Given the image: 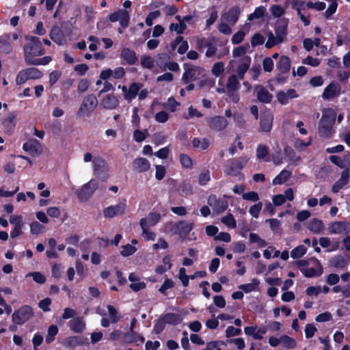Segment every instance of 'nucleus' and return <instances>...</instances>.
Here are the masks:
<instances>
[{"instance_id":"f257e3e1","label":"nucleus","mask_w":350,"mask_h":350,"mask_svg":"<svg viewBox=\"0 0 350 350\" xmlns=\"http://www.w3.org/2000/svg\"><path fill=\"white\" fill-rule=\"evenodd\" d=\"M29 42L24 46V57L26 63L29 65H47L52 61L51 56L38 58L44 53V49L38 38L30 36L27 38Z\"/></svg>"},{"instance_id":"f03ea898","label":"nucleus","mask_w":350,"mask_h":350,"mask_svg":"<svg viewBox=\"0 0 350 350\" xmlns=\"http://www.w3.org/2000/svg\"><path fill=\"white\" fill-rule=\"evenodd\" d=\"M251 57L250 56L244 57L239 59L235 63L237 64L236 75H230L227 81L226 88L228 91H238L241 87L239 80L244 79L245 74L249 70L251 64Z\"/></svg>"},{"instance_id":"7ed1b4c3","label":"nucleus","mask_w":350,"mask_h":350,"mask_svg":"<svg viewBox=\"0 0 350 350\" xmlns=\"http://www.w3.org/2000/svg\"><path fill=\"white\" fill-rule=\"evenodd\" d=\"M97 106L98 100L95 95L91 94L84 96L77 112V117L85 118L90 116Z\"/></svg>"},{"instance_id":"20e7f679","label":"nucleus","mask_w":350,"mask_h":350,"mask_svg":"<svg viewBox=\"0 0 350 350\" xmlns=\"http://www.w3.org/2000/svg\"><path fill=\"white\" fill-rule=\"evenodd\" d=\"M184 69L185 72L183 75L182 80L185 83L200 80L206 75L205 70L201 66L188 64L184 66Z\"/></svg>"},{"instance_id":"39448f33","label":"nucleus","mask_w":350,"mask_h":350,"mask_svg":"<svg viewBox=\"0 0 350 350\" xmlns=\"http://www.w3.org/2000/svg\"><path fill=\"white\" fill-rule=\"evenodd\" d=\"M42 76V72L36 68H29L21 70L16 76V83L17 85L25 83L31 79H40Z\"/></svg>"},{"instance_id":"423d86ee","label":"nucleus","mask_w":350,"mask_h":350,"mask_svg":"<svg viewBox=\"0 0 350 350\" xmlns=\"http://www.w3.org/2000/svg\"><path fill=\"white\" fill-rule=\"evenodd\" d=\"M247 161L248 157L247 156H242L239 159L230 161L226 167L225 172L228 175L237 176L247 164Z\"/></svg>"},{"instance_id":"0eeeda50","label":"nucleus","mask_w":350,"mask_h":350,"mask_svg":"<svg viewBox=\"0 0 350 350\" xmlns=\"http://www.w3.org/2000/svg\"><path fill=\"white\" fill-rule=\"evenodd\" d=\"M97 188V181L92 179L88 183L84 184L76 193L80 201L85 202L90 198Z\"/></svg>"},{"instance_id":"6e6552de","label":"nucleus","mask_w":350,"mask_h":350,"mask_svg":"<svg viewBox=\"0 0 350 350\" xmlns=\"http://www.w3.org/2000/svg\"><path fill=\"white\" fill-rule=\"evenodd\" d=\"M33 316V311L29 306H23L14 312L12 321L17 325H22L27 322Z\"/></svg>"},{"instance_id":"1a4fd4ad","label":"nucleus","mask_w":350,"mask_h":350,"mask_svg":"<svg viewBox=\"0 0 350 350\" xmlns=\"http://www.w3.org/2000/svg\"><path fill=\"white\" fill-rule=\"evenodd\" d=\"M328 232L331 234H348L350 232V223L346 221H336L328 224Z\"/></svg>"},{"instance_id":"9d476101","label":"nucleus","mask_w":350,"mask_h":350,"mask_svg":"<svg viewBox=\"0 0 350 350\" xmlns=\"http://www.w3.org/2000/svg\"><path fill=\"white\" fill-rule=\"evenodd\" d=\"M126 208V201L124 199L116 205H111L105 208L103 210V215L105 218H113L122 215L124 213Z\"/></svg>"},{"instance_id":"9b49d317","label":"nucleus","mask_w":350,"mask_h":350,"mask_svg":"<svg viewBox=\"0 0 350 350\" xmlns=\"http://www.w3.org/2000/svg\"><path fill=\"white\" fill-rule=\"evenodd\" d=\"M109 20L112 23L119 21L121 27L125 29L129 26L130 16L128 11L120 9L111 14Z\"/></svg>"},{"instance_id":"f8f14e48","label":"nucleus","mask_w":350,"mask_h":350,"mask_svg":"<svg viewBox=\"0 0 350 350\" xmlns=\"http://www.w3.org/2000/svg\"><path fill=\"white\" fill-rule=\"evenodd\" d=\"M120 104L118 98L113 94H108L100 99V106L104 109L113 110Z\"/></svg>"},{"instance_id":"ddd939ff","label":"nucleus","mask_w":350,"mask_h":350,"mask_svg":"<svg viewBox=\"0 0 350 350\" xmlns=\"http://www.w3.org/2000/svg\"><path fill=\"white\" fill-rule=\"evenodd\" d=\"M313 267L301 269L302 274L306 278L317 277L322 274L323 267L319 260L314 258L310 260Z\"/></svg>"},{"instance_id":"4468645a","label":"nucleus","mask_w":350,"mask_h":350,"mask_svg":"<svg viewBox=\"0 0 350 350\" xmlns=\"http://www.w3.org/2000/svg\"><path fill=\"white\" fill-rule=\"evenodd\" d=\"M125 75V70L122 67H118L113 70L110 68L103 70L100 72L99 77L101 79L105 81L109 79V78H113L114 79H122Z\"/></svg>"},{"instance_id":"2eb2a0df","label":"nucleus","mask_w":350,"mask_h":350,"mask_svg":"<svg viewBox=\"0 0 350 350\" xmlns=\"http://www.w3.org/2000/svg\"><path fill=\"white\" fill-rule=\"evenodd\" d=\"M23 148L25 152H29L33 156H38L42 152L41 144L36 139H29L24 143Z\"/></svg>"},{"instance_id":"dca6fc26","label":"nucleus","mask_w":350,"mask_h":350,"mask_svg":"<svg viewBox=\"0 0 350 350\" xmlns=\"http://www.w3.org/2000/svg\"><path fill=\"white\" fill-rule=\"evenodd\" d=\"M341 87L336 83H330L324 90L322 98L325 100H330L340 94Z\"/></svg>"},{"instance_id":"f3484780","label":"nucleus","mask_w":350,"mask_h":350,"mask_svg":"<svg viewBox=\"0 0 350 350\" xmlns=\"http://www.w3.org/2000/svg\"><path fill=\"white\" fill-rule=\"evenodd\" d=\"M209 126L211 129L217 131H221L226 129L228 122L223 116H217L210 118L207 120Z\"/></svg>"},{"instance_id":"a211bd4d","label":"nucleus","mask_w":350,"mask_h":350,"mask_svg":"<svg viewBox=\"0 0 350 350\" xmlns=\"http://www.w3.org/2000/svg\"><path fill=\"white\" fill-rule=\"evenodd\" d=\"M273 116L269 110L264 111L261 114L260 126L263 132H269L272 129Z\"/></svg>"},{"instance_id":"6ab92c4d","label":"nucleus","mask_w":350,"mask_h":350,"mask_svg":"<svg viewBox=\"0 0 350 350\" xmlns=\"http://www.w3.org/2000/svg\"><path fill=\"white\" fill-rule=\"evenodd\" d=\"M241 13L240 8L237 6L232 7L227 12L222 15L221 18L224 21L230 25H234L239 19Z\"/></svg>"},{"instance_id":"aec40b11","label":"nucleus","mask_w":350,"mask_h":350,"mask_svg":"<svg viewBox=\"0 0 350 350\" xmlns=\"http://www.w3.org/2000/svg\"><path fill=\"white\" fill-rule=\"evenodd\" d=\"M276 97L280 104L286 105L290 100L297 98L298 94L295 90L288 89L286 91L278 92Z\"/></svg>"},{"instance_id":"412c9836","label":"nucleus","mask_w":350,"mask_h":350,"mask_svg":"<svg viewBox=\"0 0 350 350\" xmlns=\"http://www.w3.org/2000/svg\"><path fill=\"white\" fill-rule=\"evenodd\" d=\"M193 229V224L185 221L178 222L174 226V232L180 237H186Z\"/></svg>"},{"instance_id":"4be33fe9","label":"nucleus","mask_w":350,"mask_h":350,"mask_svg":"<svg viewBox=\"0 0 350 350\" xmlns=\"http://www.w3.org/2000/svg\"><path fill=\"white\" fill-rule=\"evenodd\" d=\"M70 329L75 333H81L85 329V323L83 317H77L68 323Z\"/></svg>"},{"instance_id":"5701e85b","label":"nucleus","mask_w":350,"mask_h":350,"mask_svg":"<svg viewBox=\"0 0 350 350\" xmlns=\"http://www.w3.org/2000/svg\"><path fill=\"white\" fill-rule=\"evenodd\" d=\"M150 167V162L145 158L139 157L133 161V168L139 173L145 172Z\"/></svg>"},{"instance_id":"b1692460","label":"nucleus","mask_w":350,"mask_h":350,"mask_svg":"<svg viewBox=\"0 0 350 350\" xmlns=\"http://www.w3.org/2000/svg\"><path fill=\"white\" fill-rule=\"evenodd\" d=\"M51 39L59 45H62L65 43L66 39L62 30L57 26L52 28L49 33Z\"/></svg>"},{"instance_id":"393cba45","label":"nucleus","mask_w":350,"mask_h":350,"mask_svg":"<svg viewBox=\"0 0 350 350\" xmlns=\"http://www.w3.org/2000/svg\"><path fill=\"white\" fill-rule=\"evenodd\" d=\"M349 170H344L340 178L338 179L332 186V191L334 193H338L345 185L349 182Z\"/></svg>"},{"instance_id":"a878e982","label":"nucleus","mask_w":350,"mask_h":350,"mask_svg":"<svg viewBox=\"0 0 350 350\" xmlns=\"http://www.w3.org/2000/svg\"><path fill=\"white\" fill-rule=\"evenodd\" d=\"M334 123L328 121H323L321 119L319 122V135L323 137H330L332 135V126Z\"/></svg>"},{"instance_id":"bb28decb","label":"nucleus","mask_w":350,"mask_h":350,"mask_svg":"<svg viewBox=\"0 0 350 350\" xmlns=\"http://www.w3.org/2000/svg\"><path fill=\"white\" fill-rule=\"evenodd\" d=\"M160 214L157 213H150L147 217L142 218L140 220V226L141 227L144 228H150L155 225L160 220Z\"/></svg>"},{"instance_id":"cd10ccee","label":"nucleus","mask_w":350,"mask_h":350,"mask_svg":"<svg viewBox=\"0 0 350 350\" xmlns=\"http://www.w3.org/2000/svg\"><path fill=\"white\" fill-rule=\"evenodd\" d=\"M257 98L259 101L265 103H270L272 95L269 91L262 85H257L255 88Z\"/></svg>"},{"instance_id":"c85d7f7f","label":"nucleus","mask_w":350,"mask_h":350,"mask_svg":"<svg viewBox=\"0 0 350 350\" xmlns=\"http://www.w3.org/2000/svg\"><path fill=\"white\" fill-rule=\"evenodd\" d=\"M142 86L143 85L142 83H132L128 88V92L124 94V99L131 102L136 97Z\"/></svg>"},{"instance_id":"c756f323","label":"nucleus","mask_w":350,"mask_h":350,"mask_svg":"<svg viewBox=\"0 0 350 350\" xmlns=\"http://www.w3.org/2000/svg\"><path fill=\"white\" fill-rule=\"evenodd\" d=\"M120 57L129 65L134 64L137 59L135 51L129 48L122 50Z\"/></svg>"},{"instance_id":"7c9ffc66","label":"nucleus","mask_w":350,"mask_h":350,"mask_svg":"<svg viewBox=\"0 0 350 350\" xmlns=\"http://www.w3.org/2000/svg\"><path fill=\"white\" fill-rule=\"evenodd\" d=\"M12 51V46L10 43V36L3 34L0 36V53L9 54Z\"/></svg>"},{"instance_id":"2f4dec72","label":"nucleus","mask_w":350,"mask_h":350,"mask_svg":"<svg viewBox=\"0 0 350 350\" xmlns=\"http://www.w3.org/2000/svg\"><path fill=\"white\" fill-rule=\"evenodd\" d=\"M191 144L193 148L202 151L208 148L210 141L206 137H194Z\"/></svg>"},{"instance_id":"473e14b6","label":"nucleus","mask_w":350,"mask_h":350,"mask_svg":"<svg viewBox=\"0 0 350 350\" xmlns=\"http://www.w3.org/2000/svg\"><path fill=\"white\" fill-rule=\"evenodd\" d=\"M124 342H126V343H129V344L135 343L137 345H139L144 342L145 338L144 336H142V335H140L137 333L129 332V333H126L124 335Z\"/></svg>"},{"instance_id":"72a5a7b5","label":"nucleus","mask_w":350,"mask_h":350,"mask_svg":"<svg viewBox=\"0 0 350 350\" xmlns=\"http://www.w3.org/2000/svg\"><path fill=\"white\" fill-rule=\"evenodd\" d=\"M260 280L257 278H253L251 282L244 284H241L239 288L245 293L258 291L259 289Z\"/></svg>"},{"instance_id":"f704fd0d","label":"nucleus","mask_w":350,"mask_h":350,"mask_svg":"<svg viewBox=\"0 0 350 350\" xmlns=\"http://www.w3.org/2000/svg\"><path fill=\"white\" fill-rule=\"evenodd\" d=\"M276 68L281 73L288 72L291 68V60L289 57L285 55L281 56L276 64Z\"/></svg>"},{"instance_id":"c9c22d12","label":"nucleus","mask_w":350,"mask_h":350,"mask_svg":"<svg viewBox=\"0 0 350 350\" xmlns=\"http://www.w3.org/2000/svg\"><path fill=\"white\" fill-rule=\"evenodd\" d=\"M329 265L335 268L343 269L348 265V260L342 255H336L329 260Z\"/></svg>"},{"instance_id":"e433bc0d","label":"nucleus","mask_w":350,"mask_h":350,"mask_svg":"<svg viewBox=\"0 0 350 350\" xmlns=\"http://www.w3.org/2000/svg\"><path fill=\"white\" fill-rule=\"evenodd\" d=\"M308 228L313 233L319 234L323 230L324 224L321 220L314 218L308 222Z\"/></svg>"},{"instance_id":"4c0bfd02","label":"nucleus","mask_w":350,"mask_h":350,"mask_svg":"<svg viewBox=\"0 0 350 350\" xmlns=\"http://www.w3.org/2000/svg\"><path fill=\"white\" fill-rule=\"evenodd\" d=\"M82 344L81 339L79 336H69L63 341V345L67 348H74Z\"/></svg>"},{"instance_id":"58836bf2","label":"nucleus","mask_w":350,"mask_h":350,"mask_svg":"<svg viewBox=\"0 0 350 350\" xmlns=\"http://www.w3.org/2000/svg\"><path fill=\"white\" fill-rule=\"evenodd\" d=\"M291 176L290 171L283 170L281 172L273 178V185H282L285 183Z\"/></svg>"},{"instance_id":"ea45409f","label":"nucleus","mask_w":350,"mask_h":350,"mask_svg":"<svg viewBox=\"0 0 350 350\" xmlns=\"http://www.w3.org/2000/svg\"><path fill=\"white\" fill-rule=\"evenodd\" d=\"M284 153L293 164L297 165L301 161V157L296 155L295 152L289 146L284 148Z\"/></svg>"},{"instance_id":"a19ab883","label":"nucleus","mask_w":350,"mask_h":350,"mask_svg":"<svg viewBox=\"0 0 350 350\" xmlns=\"http://www.w3.org/2000/svg\"><path fill=\"white\" fill-rule=\"evenodd\" d=\"M280 340L281 341L280 343L282 345V346L287 349H293L296 347L295 340L288 336L282 335L280 336Z\"/></svg>"},{"instance_id":"79ce46f5","label":"nucleus","mask_w":350,"mask_h":350,"mask_svg":"<svg viewBox=\"0 0 350 350\" xmlns=\"http://www.w3.org/2000/svg\"><path fill=\"white\" fill-rule=\"evenodd\" d=\"M58 327L55 325H51L49 327L47 330V334L45 338V342L47 344H50L54 341L55 336L58 333Z\"/></svg>"},{"instance_id":"37998d69","label":"nucleus","mask_w":350,"mask_h":350,"mask_svg":"<svg viewBox=\"0 0 350 350\" xmlns=\"http://www.w3.org/2000/svg\"><path fill=\"white\" fill-rule=\"evenodd\" d=\"M92 165L95 173L101 172L105 165V160L100 156L95 157L92 161Z\"/></svg>"},{"instance_id":"c03bdc74","label":"nucleus","mask_w":350,"mask_h":350,"mask_svg":"<svg viewBox=\"0 0 350 350\" xmlns=\"http://www.w3.org/2000/svg\"><path fill=\"white\" fill-rule=\"evenodd\" d=\"M336 116V112L334 109L332 108H328L323 111V115L321 117V119H323V121H328L331 122L332 123H334Z\"/></svg>"},{"instance_id":"a18cd8bd","label":"nucleus","mask_w":350,"mask_h":350,"mask_svg":"<svg viewBox=\"0 0 350 350\" xmlns=\"http://www.w3.org/2000/svg\"><path fill=\"white\" fill-rule=\"evenodd\" d=\"M162 319L165 324L176 325L180 322V316L174 313H168Z\"/></svg>"},{"instance_id":"49530a36","label":"nucleus","mask_w":350,"mask_h":350,"mask_svg":"<svg viewBox=\"0 0 350 350\" xmlns=\"http://www.w3.org/2000/svg\"><path fill=\"white\" fill-rule=\"evenodd\" d=\"M287 24L285 23L283 25H278L275 29V37L278 38L279 42H284L287 31Z\"/></svg>"},{"instance_id":"de8ad7c7","label":"nucleus","mask_w":350,"mask_h":350,"mask_svg":"<svg viewBox=\"0 0 350 350\" xmlns=\"http://www.w3.org/2000/svg\"><path fill=\"white\" fill-rule=\"evenodd\" d=\"M268 155V148L267 146L260 144L256 148V157L259 159H264L265 161H269V159H267Z\"/></svg>"},{"instance_id":"09e8293b","label":"nucleus","mask_w":350,"mask_h":350,"mask_svg":"<svg viewBox=\"0 0 350 350\" xmlns=\"http://www.w3.org/2000/svg\"><path fill=\"white\" fill-rule=\"evenodd\" d=\"M215 80L210 77H203L199 80L198 85L200 88L211 89L215 86Z\"/></svg>"},{"instance_id":"8fccbe9b","label":"nucleus","mask_w":350,"mask_h":350,"mask_svg":"<svg viewBox=\"0 0 350 350\" xmlns=\"http://www.w3.org/2000/svg\"><path fill=\"white\" fill-rule=\"evenodd\" d=\"M148 134V132L147 129L141 131V130L138 129V128H137L133 131V137L134 141L139 143V142H142L144 140H145Z\"/></svg>"},{"instance_id":"3c124183","label":"nucleus","mask_w":350,"mask_h":350,"mask_svg":"<svg viewBox=\"0 0 350 350\" xmlns=\"http://www.w3.org/2000/svg\"><path fill=\"white\" fill-rule=\"evenodd\" d=\"M179 105L180 103L177 102L173 97H170L167 99V103L163 104V107H165L167 110L170 111V112L176 111L177 107Z\"/></svg>"},{"instance_id":"603ef678","label":"nucleus","mask_w":350,"mask_h":350,"mask_svg":"<svg viewBox=\"0 0 350 350\" xmlns=\"http://www.w3.org/2000/svg\"><path fill=\"white\" fill-rule=\"evenodd\" d=\"M306 252V247L304 245H301L296 247L291 251V256L293 258H299L302 257Z\"/></svg>"},{"instance_id":"864d4df0","label":"nucleus","mask_w":350,"mask_h":350,"mask_svg":"<svg viewBox=\"0 0 350 350\" xmlns=\"http://www.w3.org/2000/svg\"><path fill=\"white\" fill-rule=\"evenodd\" d=\"M265 11L266 9L263 6H258L255 9L253 13L249 15L247 19L252 21L262 18L265 15Z\"/></svg>"},{"instance_id":"5fc2aeb1","label":"nucleus","mask_w":350,"mask_h":350,"mask_svg":"<svg viewBox=\"0 0 350 350\" xmlns=\"http://www.w3.org/2000/svg\"><path fill=\"white\" fill-rule=\"evenodd\" d=\"M108 313H109V319L111 323H116L119 321L120 317L118 314V311L116 309L112 306L109 305L107 306Z\"/></svg>"},{"instance_id":"6e6d98bb","label":"nucleus","mask_w":350,"mask_h":350,"mask_svg":"<svg viewBox=\"0 0 350 350\" xmlns=\"http://www.w3.org/2000/svg\"><path fill=\"white\" fill-rule=\"evenodd\" d=\"M141 65L145 68L152 69L154 67V61L150 56L144 55L141 58Z\"/></svg>"},{"instance_id":"4d7b16f0","label":"nucleus","mask_w":350,"mask_h":350,"mask_svg":"<svg viewBox=\"0 0 350 350\" xmlns=\"http://www.w3.org/2000/svg\"><path fill=\"white\" fill-rule=\"evenodd\" d=\"M249 239L251 243H255L258 247H262L267 245V242L262 239L257 234L250 233L249 235Z\"/></svg>"},{"instance_id":"13d9d810","label":"nucleus","mask_w":350,"mask_h":350,"mask_svg":"<svg viewBox=\"0 0 350 350\" xmlns=\"http://www.w3.org/2000/svg\"><path fill=\"white\" fill-rule=\"evenodd\" d=\"M221 222L230 228H234L237 226L236 220L230 213L222 217Z\"/></svg>"},{"instance_id":"bf43d9fd","label":"nucleus","mask_w":350,"mask_h":350,"mask_svg":"<svg viewBox=\"0 0 350 350\" xmlns=\"http://www.w3.org/2000/svg\"><path fill=\"white\" fill-rule=\"evenodd\" d=\"M262 208V203L259 202L254 205H252L250 209V214L254 218H258L259 217V214Z\"/></svg>"},{"instance_id":"052dcab7","label":"nucleus","mask_w":350,"mask_h":350,"mask_svg":"<svg viewBox=\"0 0 350 350\" xmlns=\"http://www.w3.org/2000/svg\"><path fill=\"white\" fill-rule=\"evenodd\" d=\"M187 29V25L185 23H172L170 25V30L175 31L178 34H181Z\"/></svg>"},{"instance_id":"680f3d73","label":"nucleus","mask_w":350,"mask_h":350,"mask_svg":"<svg viewBox=\"0 0 350 350\" xmlns=\"http://www.w3.org/2000/svg\"><path fill=\"white\" fill-rule=\"evenodd\" d=\"M224 71V64L223 62H217L213 64L211 72L215 77L220 76Z\"/></svg>"},{"instance_id":"e2e57ef3","label":"nucleus","mask_w":350,"mask_h":350,"mask_svg":"<svg viewBox=\"0 0 350 350\" xmlns=\"http://www.w3.org/2000/svg\"><path fill=\"white\" fill-rule=\"evenodd\" d=\"M270 11L271 14L275 18H279L285 14L284 8L279 5H272L270 8Z\"/></svg>"},{"instance_id":"0e129e2a","label":"nucleus","mask_w":350,"mask_h":350,"mask_svg":"<svg viewBox=\"0 0 350 350\" xmlns=\"http://www.w3.org/2000/svg\"><path fill=\"white\" fill-rule=\"evenodd\" d=\"M306 6L310 9H314L317 11H322L325 9L326 4L323 1H317L314 3L308 1L306 3Z\"/></svg>"},{"instance_id":"69168bd1","label":"nucleus","mask_w":350,"mask_h":350,"mask_svg":"<svg viewBox=\"0 0 350 350\" xmlns=\"http://www.w3.org/2000/svg\"><path fill=\"white\" fill-rule=\"evenodd\" d=\"M137 251V248L131 244H126L122 246L120 254L123 256H129Z\"/></svg>"},{"instance_id":"338daca9","label":"nucleus","mask_w":350,"mask_h":350,"mask_svg":"<svg viewBox=\"0 0 350 350\" xmlns=\"http://www.w3.org/2000/svg\"><path fill=\"white\" fill-rule=\"evenodd\" d=\"M338 2H333L330 3L323 14L324 17L326 19H329L331 16L336 12L338 8Z\"/></svg>"},{"instance_id":"774afa93","label":"nucleus","mask_w":350,"mask_h":350,"mask_svg":"<svg viewBox=\"0 0 350 350\" xmlns=\"http://www.w3.org/2000/svg\"><path fill=\"white\" fill-rule=\"evenodd\" d=\"M44 227L38 221H33L30 224L31 232L33 234H38L43 232Z\"/></svg>"}]
</instances>
